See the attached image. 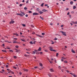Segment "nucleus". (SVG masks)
Returning a JSON list of instances; mask_svg holds the SVG:
<instances>
[{
    "label": "nucleus",
    "mask_w": 77,
    "mask_h": 77,
    "mask_svg": "<svg viewBox=\"0 0 77 77\" xmlns=\"http://www.w3.org/2000/svg\"><path fill=\"white\" fill-rule=\"evenodd\" d=\"M49 48L50 49H49L50 50V51H55V52H56L57 51H56L54 50H53V48L52 47H49Z\"/></svg>",
    "instance_id": "obj_1"
},
{
    "label": "nucleus",
    "mask_w": 77,
    "mask_h": 77,
    "mask_svg": "<svg viewBox=\"0 0 77 77\" xmlns=\"http://www.w3.org/2000/svg\"><path fill=\"white\" fill-rule=\"evenodd\" d=\"M60 32L62 33L63 35H64V36H66V33L65 32H64L63 31H60Z\"/></svg>",
    "instance_id": "obj_2"
},
{
    "label": "nucleus",
    "mask_w": 77,
    "mask_h": 77,
    "mask_svg": "<svg viewBox=\"0 0 77 77\" xmlns=\"http://www.w3.org/2000/svg\"><path fill=\"white\" fill-rule=\"evenodd\" d=\"M11 21H10V22H9V24H14V23H15V21H14L12 20H14V19H11Z\"/></svg>",
    "instance_id": "obj_3"
},
{
    "label": "nucleus",
    "mask_w": 77,
    "mask_h": 77,
    "mask_svg": "<svg viewBox=\"0 0 77 77\" xmlns=\"http://www.w3.org/2000/svg\"><path fill=\"white\" fill-rule=\"evenodd\" d=\"M35 52H36V54H39V52L38 51H39V49H38V51L37 50H34Z\"/></svg>",
    "instance_id": "obj_4"
},
{
    "label": "nucleus",
    "mask_w": 77,
    "mask_h": 77,
    "mask_svg": "<svg viewBox=\"0 0 77 77\" xmlns=\"http://www.w3.org/2000/svg\"><path fill=\"white\" fill-rule=\"evenodd\" d=\"M39 65L40 66H41V68H42V69H43V68H44V67L42 66H43V65H42V63H39Z\"/></svg>",
    "instance_id": "obj_5"
},
{
    "label": "nucleus",
    "mask_w": 77,
    "mask_h": 77,
    "mask_svg": "<svg viewBox=\"0 0 77 77\" xmlns=\"http://www.w3.org/2000/svg\"><path fill=\"white\" fill-rule=\"evenodd\" d=\"M15 50H16V52L17 53H18V52H20V50H17V49L16 48L15 49Z\"/></svg>",
    "instance_id": "obj_6"
},
{
    "label": "nucleus",
    "mask_w": 77,
    "mask_h": 77,
    "mask_svg": "<svg viewBox=\"0 0 77 77\" xmlns=\"http://www.w3.org/2000/svg\"><path fill=\"white\" fill-rule=\"evenodd\" d=\"M33 15H38V13H33Z\"/></svg>",
    "instance_id": "obj_7"
},
{
    "label": "nucleus",
    "mask_w": 77,
    "mask_h": 77,
    "mask_svg": "<svg viewBox=\"0 0 77 77\" xmlns=\"http://www.w3.org/2000/svg\"><path fill=\"white\" fill-rule=\"evenodd\" d=\"M72 23L73 24H77V21H75V22H74L73 21H72Z\"/></svg>",
    "instance_id": "obj_8"
},
{
    "label": "nucleus",
    "mask_w": 77,
    "mask_h": 77,
    "mask_svg": "<svg viewBox=\"0 0 77 77\" xmlns=\"http://www.w3.org/2000/svg\"><path fill=\"white\" fill-rule=\"evenodd\" d=\"M50 70L51 72H54V71L53 70V69H51Z\"/></svg>",
    "instance_id": "obj_9"
},
{
    "label": "nucleus",
    "mask_w": 77,
    "mask_h": 77,
    "mask_svg": "<svg viewBox=\"0 0 77 77\" xmlns=\"http://www.w3.org/2000/svg\"><path fill=\"white\" fill-rule=\"evenodd\" d=\"M39 13L40 14H42L43 12H42V11H39Z\"/></svg>",
    "instance_id": "obj_10"
},
{
    "label": "nucleus",
    "mask_w": 77,
    "mask_h": 77,
    "mask_svg": "<svg viewBox=\"0 0 77 77\" xmlns=\"http://www.w3.org/2000/svg\"><path fill=\"white\" fill-rule=\"evenodd\" d=\"M42 11H43V12H46V11H46V10H45V9H43L42 10Z\"/></svg>",
    "instance_id": "obj_11"
},
{
    "label": "nucleus",
    "mask_w": 77,
    "mask_h": 77,
    "mask_svg": "<svg viewBox=\"0 0 77 77\" xmlns=\"http://www.w3.org/2000/svg\"><path fill=\"white\" fill-rule=\"evenodd\" d=\"M24 71H26V72H28V71H29V70L27 69H24Z\"/></svg>",
    "instance_id": "obj_12"
},
{
    "label": "nucleus",
    "mask_w": 77,
    "mask_h": 77,
    "mask_svg": "<svg viewBox=\"0 0 77 77\" xmlns=\"http://www.w3.org/2000/svg\"><path fill=\"white\" fill-rule=\"evenodd\" d=\"M26 50H27V51H30V50H31V49H30L28 48V49H26Z\"/></svg>",
    "instance_id": "obj_13"
},
{
    "label": "nucleus",
    "mask_w": 77,
    "mask_h": 77,
    "mask_svg": "<svg viewBox=\"0 0 77 77\" xmlns=\"http://www.w3.org/2000/svg\"><path fill=\"white\" fill-rule=\"evenodd\" d=\"M5 42H8V43H11V42H9L8 41V40H6L5 41Z\"/></svg>",
    "instance_id": "obj_14"
},
{
    "label": "nucleus",
    "mask_w": 77,
    "mask_h": 77,
    "mask_svg": "<svg viewBox=\"0 0 77 77\" xmlns=\"http://www.w3.org/2000/svg\"><path fill=\"white\" fill-rule=\"evenodd\" d=\"M72 52L73 53H75V51L74 50H72Z\"/></svg>",
    "instance_id": "obj_15"
},
{
    "label": "nucleus",
    "mask_w": 77,
    "mask_h": 77,
    "mask_svg": "<svg viewBox=\"0 0 77 77\" xmlns=\"http://www.w3.org/2000/svg\"><path fill=\"white\" fill-rule=\"evenodd\" d=\"M40 18H41V19L42 20H44V19L43 18V17H42L41 16H40Z\"/></svg>",
    "instance_id": "obj_16"
},
{
    "label": "nucleus",
    "mask_w": 77,
    "mask_h": 77,
    "mask_svg": "<svg viewBox=\"0 0 77 77\" xmlns=\"http://www.w3.org/2000/svg\"><path fill=\"white\" fill-rule=\"evenodd\" d=\"M77 8V7L75 6H74L73 7V9H76Z\"/></svg>",
    "instance_id": "obj_17"
},
{
    "label": "nucleus",
    "mask_w": 77,
    "mask_h": 77,
    "mask_svg": "<svg viewBox=\"0 0 77 77\" xmlns=\"http://www.w3.org/2000/svg\"><path fill=\"white\" fill-rule=\"evenodd\" d=\"M73 3H74L73 2H72V1L70 2V5H72V4H73Z\"/></svg>",
    "instance_id": "obj_18"
},
{
    "label": "nucleus",
    "mask_w": 77,
    "mask_h": 77,
    "mask_svg": "<svg viewBox=\"0 0 77 77\" xmlns=\"http://www.w3.org/2000/svg\"><path fill=\"white\" fill-rule=\"evenodd\" d=\"M44 3H43L41 5L42 7H43V6H44Z\"/></svg>",
    "instance_id": "obj_19"
},
{
    "label": "nucleus",
    "mask_w": 77,
    "mask_h": 77,
    "mask_svg": "<svg viewBox=\"0 0 77 77\" xmlns=\"http://www.w3.org/2000/svg\"><path fill=\"white\" fill-rule=\"evenodd\" d=\"M9 52H11V53H13L14 52V51H12V50H9Z\"/></svg>",
    "instance_id": "obj_20"
},
{
    "label": "nucleus",
    "mask_w": 77,
    "mask_h": 77,
    "mask_svg": "<svg viewBox=\"0 0 77 77\" xmlns=\"http://www.w3.org/2000/svg\"><path fill=\"white\" fill-rule=\"evenodd\" d=\"M2 51H3V52H7L5 50H2Z\"/></svg>",
    "instance_id": "obj_21"
},
{
    "label": "nucleus",
    "mask_w": 77,
    "mask_h": 77,
    "mask_svg": "<svg viewBox=\"0 0 77 77\" xmlns=\"http://www.w3.org/2000/svg\"><path fill=\"white\" fill-rule=\"evenodd\" d=\"M20 39L22 41H23V42H26V40L24 39Z\"/></svg>",
    "instance_id": "obj_22"
},
{
    "label": "nucleus",
    "mask_w": 77,
    "mask_h": 77,
    "mask_svg": "<svg viewBox=\"0 0 77 77\" xmlns=\"http://www.w3.org/2000/svg\"><path fill=\"white\" fill-rule=\"evenodd\" d=\"M39 37H40V38H44V37L43 36H42L41 35H39Z\"/></svg>",
    "instance_id": "obj_23"
},
{
    "label": "nucleus",
    "mask_w": 77,
    "mask_h": 77,
    "mask_svg": "<svg viewBox=\"0 0 77 77\" xmlns=\"http://www.w3.org/2000/svg\"><path fill=\"white\" fill-rule=\"evenodd\" d=\"M19 15H20V17H23V15L22 14H20Z\"/></svg>",
    "instance_id": "obj_24"
},
{
    "label": "nucleus",
    "mask_w": 77,
    "mask_h": 77,
    "mask_svg": "<svg viewBox=\"0 0 77 77\" xmlns=\"http://www.w3.org/2000/svg\"><path fill=\"white\" fill-rule=\"evenodd\" d=\"M39 51H41V47L39 48Z\"/></svg>",
    "instance_id": "obj_25"
},
{
    "label": "nucleus",
    "mask_w": 77,
    "mask_h": 77,
    "mask_svg": "<svg viewBox=\"0 0 77 77\" xmlns=\"http://www.w3.org/2000/svg\"><path fill=\"white\" fill-rule=\"evenodd\" d=\"M9 72H8V73H10V72H11V70H10V69H9L8 70Z\"/></svg>",
    "instance_id": "obj_26"
},
{
    "label": "nucleus",
    "mask_w": 77,
    "mask_h": 77,
    "mask_svg": "<svg viewBox=\"0 0 77 77\" xmlns=\"http://www.w3.org/2000/svg\"><path fill=\"white\" fill-rule=\"evenodd\" d=\"M30 44H33V42H29Z\"/></svg>",
    "instance_id": "obj_27"
},
{
    "label": "nucleus",
    "mask_w": 77,
    "mask_h": 77,
    "mask_svg": "<svg viewBox=\"0 0 77 77\" xmlns=\"http://www.w3.org/2000/svg\"><path fill=\"white\" fill-rule=\"evenodd\" d=\"M32 54H35V52L33 51L32 52Z\"/></svg>",
    "instance_id": "obj_28"
},
{
    "label": "nucleus",
    "mask_w": 77,
    "mask_h": 77,
    "mask_svg": "<svg viewBox=\"0 0 77 77\" xmlns=\"http://www.w3.org/2000/svg\"><path fill=\"white\" fill-rule=\"evenodd\" d=\"M14 59H17V57L16 56H14Z\"/></svg>",
    "instance_id": "obj_29"
},
{
    "label": "nucleus",
    "mask_w": 77,
    "mask_h": 77,
    "mask_svg": "<svg viewBox=\"0 0 77 77\" xmlns=\"http://www.w3.org/2000/svg\"><path fill=\"white\" fill-rule=\"evenodd\" d=\"M64 63H68V61L66 60H65L64 61Z\"/></svg>",
    "instance_id": "obj_30"
},
{
    "label": "nucleus",
    "mask_w": 77,
    "mask_h": 77,
    "mask_svg": "<svg viewBox=\"0 0 77 77\" xmlns=\"http://www.w3.org/2000/svg\"><path fill=\"white\" fill-rule=\"evenodd\" d=\"M58 55H59V53H57L56 54V56H57V57H58Z\"/></svg>",
    "instance_id": "obj_31"
},
{
    "label": "nucleus",
    "mask_w": 77,
    "mask_h": 77,
    "mask_svg": "<svg viewBox=\"0 0 77 77\" xmlns=\"http://www.w3.org/2000/svg\"><path fill=\"white\" fill-rule=\"evenodd\" d=\"M39 53L40 54H42L43 53L42 52H40Z\"/></svg>",
    "instance_id": "obj_32"
},
{
    "label": "nucleus",
    "mask_w": 77,
    "mask_h": 77,
    "mask_svg": "<svg viewBox=\"0 0 77 77\" xmlns=\"http://www.w3.org/2000/svg\"><path fill=\"white\" fill-rule=\"evenodd\" d=\"M24 9H25L26 11L27 9V7H25L24 8Z\"/></svg>",
    "instance_id": "obj_33"
},
{
    "label": "nucleus",
    "mask_w": 77,
    "mask_h": 77,
    "mask_svg": "<svg viewBox=\"0 0 77 77\" xmlns=\"http://www.w3.org/2000/svg\"><path fill=\"white\" fill-rule=\"evenodd\" d=\"M48 75L50 77H51V75L48 74Z\"/></svg>",
    "instance_id": "obj_34"
},
{
    "label": "nucleus",
    "mask_w": 77,
    "mask_h": 77,
    "mask_svg": "<svg viewBox=\"0 0 77 77\" xmlns=\"http://www.w3.org/2000/svg\"><path fill=\"white\" fill-rule=\"evenodd\" d=\"M29 14H31L32 11H29Z\"/></svg>",
    "instance_id": "obj_35"
},
{
    "label": "nucleus",
    "mask_w": 77,
    "mask_h": 77,
    "mask_svg": "<svg viewBox=\"0 0 77 77\" xmlns=\"http://www.w3.org/2000/svg\"><path fill=\"white\" fill-rule=\"evenodd\" d=\"M72 75H73V76H74V77H77V75H74V74Z\"/></svg>",
    "instance_id": "obj_36"
},
{
    "label": "nucleus",
    "mask_w": 77,
    "mask_h": 77,
    "mask_svg": "<svg viewBox=\"0 0 77 77\" xmlns=\"http://www.w3.org/2000/svg\"><path fill=\"white\" fill-rule=\"evenodd\" d=\"M61 59H66V58H64L63 57L61 58Z\"/></svg>",
    "instance_id": "obj_37"
},
{
    "label": "nucleus",
    "mask_w": 77,
    "mask_h": 77,
    "mask_svg": "<svg viewBox=\"0 0 77 77\" xmlns=\"http://www.w3.org/2000/svg\"><path fill=\"white\" fill-rule=\"evenodd\" d=\"M11 72V74H14V72H12V71H11V72Z\"/></svg>",
    "instance_id": "obj_38"
},
{
    "label": "nucleus",
    "mask_w": 77,
    "mask_h": 77,
    "mask_svg": "<svg viewBox=\"0 0 77 77\" xmlns=\"http://www.w3.org/2000/svg\"><path fill=\"white\" fill-rule=\"evenodd\" d=\"M42 35H45V33H42Z\"/></svg>",
    "instance_id": "obj_39"
},
{
    "label": "nucleus",
    "mask_w": 77,
    "mask_h": 77,
    "mask_svg": "<svg viewBox=\"0 0 77 77\" xmlns=\"http://www.w3.org/2000/svg\"><path fill=\"white\" fill-rule=\"evenodd\" d=\"M15 47H16L17 48H18L19 47V46L18 45H17Z\"/></svg>",
    "instance_id": "obj_40"
},
{
    "label": "nucleus",
    "mask_w": 77,
    "mask_h": 77,
    "mask_svg": "<svg viewBox=\"0 0 77 77\" xmlns=\"http://www.w3.org/2000/svg\"><path fill=\"white\" fill-rule=\"evenodd\" d=\"M22 25L23 26V27H25V26H26V25L24 24H22Z\"/></svg>",
    "instance_id": "obj_41"
},
{
    "label": "nucleus",
    "mask_w": 77,
    "mask_h": 77,
    "mask_svg": "<svg viewBox=\"0 0 77 77\" xmlns=\"http://www.w3.org/2000/svg\"><path fill=\"white\" fill-rule=\"evenodd\" d=\"M19 74H20V75H21L22 74V73H21V72H19Z\"/></svg>",
    "instance_id": "obj_42"
},
{
    "label": "nucleus",
    "mask_w": 77,
    "mask_h": 77,
    "mask_svg": "<svg viewBox=\"0 0 77 77\" xmlns=\"http://www.w3.org/2000/svg\"><path fill=\"white\" fill-rule=\"evenodd\" d=\"M13 43L14 44V43H17V41H14L13 42Z\"/></svg>",
    "instance_id": "obj_43"
},
{
    "label": "nucleus",
    "mask_w": 77,
    "mask_h": 77,
    "mask_svg": "<svg viewBox=\"0 0 77 77\" xmlns=\"http://www.w3.org/2000/svg\"><path fill=\"white\" fill-rule=\"evenodd\" d=\"M34 68H35V69H36V68H38V67L35 66V67H34Z\"/></svg>",
    "instance_id": "obj_44"
},
{
    "label": "nucleus",
    "mask_w": 77,
    "mask_h": 77,
    "mask_svg": "<svg viewBox=\"0 0 77 77\" xmlns=\"http://www.w3.org/2000/svg\"><path fill=\"white\" fill-rule=\"evenodd\" d=\"M24 56L25 57H27V56H29L27 55H24Z\"/></svg>",
    "instance_id": "obj_45"
},
{
    "label": "nucleus",
    "mask_w": 77,
    "mask_h": 77,
    "mask_svg": "<svg viewBox=\"0 0 77 77\" xmlns=\"http://www.w3.org/2000/svg\"><path fill=\"white\" fill-rule=\"evenodd\" d=\"M22 14H23V15H25V13H24L23 12Z\"/></svg>",
    "instance_id": "obj_46"
},
{
    "label": "nucleus",
    "mask_w": 77,
    "mask_h": 77,
    "mask_svg": "<svg viewBox=\"0 0 77 77\" xmlns=\"http://www.w3.org/2000/svg\"><path fill=\"white\" fill-rule=\"evenodd\" d=\"M2 72H5V70H4V69H2Z\"/></svg>",
    "instance_id": "obj_47"
},
{
    "label": "nucleus",
    "mask_w": 77,
    "mask_h": 77,
    "mask_svg": "<svg viewBox=\"0 0 77 77\" xmlns=\"http://www.w3.org/2000/svg\"><path fill=\"white\" fill-rule=\"evenodd\" d=\"M54 39V40H57V38H55Z\"/></svg>",
    "instance_id": "obj_48"
},
{
    "label": "nucleus",
    "mask_w": 77,
    "mask_h": 77,
    "mask_svg": "<svg viewBox=\"0 0 77 77\" xmlns=\"http://www.w3.org/2000/svg\"><path fill=\"white\" fill-rule=\"evenodd\" d=\"M31 26L32 27H34V26L32 25H31Z\"/></svg>",
    "instance_id": "obj_49"
},
{
    "label": "nucleus",
    "mask_w": 77,
    "mask_h": 77,
    "mask_svg": "<svg viewBox=\"0 0 77 77\" xmlns=\"http://www.w3.org/2000/svg\"><path fill=\"white\" fill-rule=\"evenodd\" d=\"M25 17H28V15L27 14H26L25 15Z\"/></svg>",
    "instance_id": "obj_50"
},
{
    "label": "nucleus",
    "mask_w": 77,
    "mask_h": 77,
    "mask_svg": "<svg viewBox=\"0 0 77 77\" xmlns=\"http://www.w3.org/2000/svg\"><path fill=\"white\" fill-rule=\"evenodd\" d=\"M63 27V25H62L61 26V27Z\"/></svg>",
    "instance_id": "obj_51"
},
{
    "label": "nucleus",
    "mask_w": 77,
    "mask_h": 77,
    "mask_svg": "<svg viewBox=\"0 0 77 77\" xmlns=\"http://www.w3.org/2000/svg\"><path fill=\"white\" fill-rule=\"evenodd\" d=\"M5 38H8V37L7 36H5Z\"/></svg>",
    "instance_id": "obj_52"
},
{
    "label": "nucleus",
    "mask_w": 77,
    "mask_h": 77,
    "mask_svg": "<svg viewBox=\"0 0 77 77\" xmlns=\"http://www.w3.org/2000/svg\"><path fill=\"white\" fill-rule=\"evenodd\" d=\"M19 6H20V7L22 6V4H20V5H19Z\"/></svg>",
    "instance_id": "obj_53"
},
{
    "label": "nucleus",
    "mask_w": 77,
    "mask_h": 77,
    "mask_svg": "<svg viewBox=\"0 0 77 77\" xmlns=\"http://www.w3.org/2000/svg\"><path fill=\"white\" fill-rule=\"evenodd\" d=\"M50 25H51V26H53V23H51Z\"/></svg>",
    "instance_id": "obj_54"
},
{
    "label": "nucleus",
    "mask_w": 77,
    "mask_h": 77,
    "mask_svg": "<svg viewBox=\"0 0 77 77\" xmlns=\"http://www.w3.org/2000/svg\"><path fill=\"white\" fill-rule=\"evenodd\" d=\"M16 43H17V44H20V42H17Z\"/></svg>",
    "instance_id": "obj_55"
},
{
    "label": "nucleus",
    "mask_w": 77,
    "mask_h": 77,
    "mask_svg": "<svg viewBox=\"0 0 77 77\" xmlns=\"http://www.w3.org/2000/svg\"><path fill=\"white\" fill-rule=\"evenodd\" d=\"M37 11H39V8H37Z\"/></svg>",
    "instance_id": "obj_56"
},
{
    "label": "nucleus",
    "mask_w": 77,
    "mask_h": 77,
    "mask_svg": "<svg viewBox=\"0 0 77 77\" xmlns=\"http://www.w3.org/2000/svg\"><path fill=\"white\" fill-rule=\"evenodd\" d=\"M14 39H16V40H17V38H14Z\"/></svg>",
    "instance_id": "obj_57"
},
{
    "label": "nucleus",
    "mask_w": 77,
    "mask_h": 77,
    "mask_svg": "<svg viewBox=\"0 0 77 77\" xmlns=\"http://www.w3.org/2000/svg\"><path fill=\"white\" fill-rule=\"evenodd\" d=\"M16 36H19V35L18 34H16Z\"/></svg>",
    "instance_id": "obj_58"
},
{
    "label": "nucleus",
    "mask_w": 77,
    "mask_h": 77,
    "mask_svg": "<svg viewBox=\"0 0 77 77\" xmlns=\"http://www.w3.org/2000/svg\"><path fill=\"white\" fill-rule=\"evenodd\" d=\"M13 68H14V69H17V67H15V66H14Z\"/></svg>",
    "instance_id": "obj_59"
},
{
    "label": "nucleus",
    "mask_w": 77,
    "mask_h": 77,
    "mask_svg": "<svg viewBox=\"0 0 77 77\" xmlns=\"http://www.w3.org/2000/svg\"><path fill=\"white\" fill-rule=\"evenodd\" d=\"M45 6H48V5L45 4Z\"/></svg>",
    "instance_id": "obj_60"
},
{
    "label": "nucleus",
    "mask_w": 77,
    "mask_h": 77,
    "mask_svg": "<svg viewBox=\"0 0 77 77\" xmlns=\"http://www.w3.org/2000/svg\"><path fill=\"white\" fill-rule=\"evenodd\" d=\"M61 61L62 62H63V60L62 59L61 60Z\"/></svg>",
    "instance_id": "obj_61"
},
{
    "label": "nucleus",
    "mask_w": 77,
    "mask_h": 77,
    "mask_svg": "<svg viewBox=\"0 0 77 77\" xmlns=\"http://www.w3.org/2000/svg\"><path fill=\"white\" fill-rule=\"evenodd\" d=\"M18 66H21V64H19Z\"/></svg>",
    "instance_id": "obj_62"
},
{
    "label": "nucleus",
    "mask_w": 77,
    "mask_h": 77,
    "mask_svg": "<svg viewBox=\"0 0 77 77\" xmlns=\"http://www.w3.org/2000/svg\"><path fill=\"white\" fill-rule=\"evenodd\" d=\"M20 13H21V14H22V13H23V12H22V11H20Z\"/></svg>",
    "instance_id": "obj_63"
},
{
    "label": "nucleus",
    "mask_w": 77,
    "mask_h": 77,
    "mask_svg": "<svg viewBox=\"0 0 77 77\" xmlns=\"http://www.w3.org/2000/svg\"><path fill=\"white\" fill-rule=\"evenodd\" d=\"M69 12H68V13L67 14V15H69Z\"/></svg>",
    "instance_id": "obj_64"
}]
</instances>
